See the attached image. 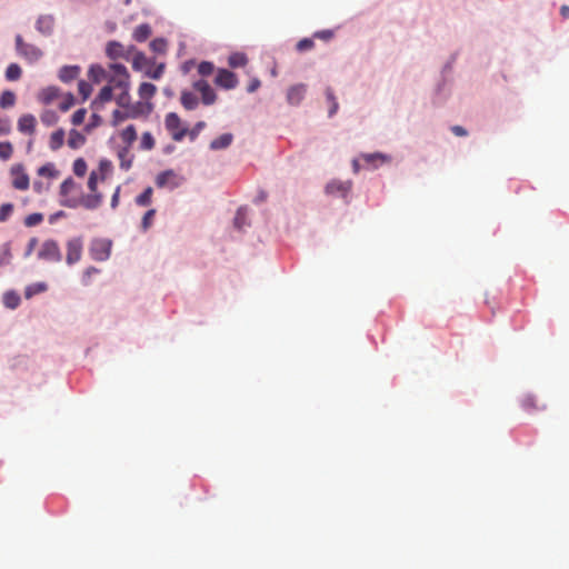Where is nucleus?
I'll use <instances>...</instances> for the list:
<instances>
[{"label":"nucleus","instance_id":"obj_19","mask_svg":"<svg viewBox=\"0 0 569 569\" xmlns=\"http://www.w3.org/2000/svg\"><path fill=\"white\" fill-rule=\"evenodd\" d=\"M60 94V91L57 87L50 86L47 88H43L39 94L38 100L43 104L51 103L54 99H57Z\"/></svg>","mask_w":569,"mask_h":569},{"label":"nucleus","instance_id":"obj_41","mask_svg":"<svg viewBox=\"0 0 569 569\" xmlns=\"http://www.w3.org/2000/svg\"><path fill=\"white\" fill-rule=\"evenodd\" d=\"M326 97L330 103L329 117H332L338 111L339 104L331 88L326 89Z\"/></svg>","mask_w":569,"mask_h":569},{"label":"nucleus","instance_id":"obj_22","mask_svg":"<svg viewBox=\"0 0 569 569\" xmlns=\"http://www.w3.org/2000/svg\"><path fill=\"white\" fill-rule=\"evenodd\" d=\"M108 74H109V68L104 69L103 67H101L99 64L91 66L89 69V77L96 83L107 80Z\"/></svg>","mask_w":569,"mask_h":569},{"label":"nucleus","instance_id":"obj_2","mask_svg":"<svg viewBox=\"0 0 569 569\" xmlns=\"http://www.w3.org/2000/svg\"><path fill=\"white\" fill-rule=\"evenodd\" d=\"M103 196L100 192H91L90 194L82 196L79 198H67L61 200V204L67 208H77L79 206L86 209L93 210L100 207L102 203Z\"/></svg>","mask_w":569,"mask_h":569},{"label":"nucleus","instance_id":"obj_50","mask_svg":"<svg viewBox=\"0 0 569 569\" xmlns=\"http://www.w3.org/2000/svg\"><path fill=\"white\" fill-rule=\"evenodd\" d=\"M214 71V66L212 62L202 61L198 66V72L202 77L210 76Z\"/></svg>","mask_w":569,"mask_h":569},{"label":"nucleus","instance_id":"obj_9","mask_svg":"<svg viewBox=\"0 0 569 569\" xmlns=\"http://www.w3.org/2000/svg\"><path fill=\"white\" fill-rule=\"evenodd\" d=\"M134 51V46H130L126 48L122 43L118 41H110L107 44L106 53L110 59H119L123 58L129 60V56Z\"/></svg>","mask_w":569,"mask_h":569},{"label":"nucleus","instance_id":"obj_55","mask_svg":"<svg viewBox=\"0 0 569 569\" xmlns=\"http://www.w3.org/2000/svg\"><path fill=\"white\" fill-rule=\"evenodd\" d=\"M86 114H87V111L83 108L82 109H78L77 111H74V113L71 117L72 124L73 126L82 124L83 121H84Z\"/></svg>","mask_w":569,"mask_h":569},{"label":"nucleus","instance_id":"obj_12","mask_svg":"<svg viewBox=\"0 0 569 569\" xmlns=\"http://www.w3.org/2000/svg\"><path fill=\"white\" fill-rule=\"evenodd\" d=\"M352 182L332 180L326 186V192L332 196H340L342 198H347L349 192L351 191Z\"/></svg>","mask_w":569,"mask_h":569},{"label":"nucleus","instance_id":"obj_21","mask_svg":"<svg viewBox=\"0 0 569 569\" xmlns=\"http://www.w3.org/2000/svg\"><path fill=\"white\" fill-rule=\"evenodd\" d=\"M157 93V87L150 82H142L138 88V94L142 101H151Z\"/></svg>","mask_w":569,"mask_h":569},{"label":"nucleus","instance_id":"obj_61","mask_svg":"<svg viewBox=\"0 0 569 569\" xmlns=\"http://www.w3.org/2000/svg\"><path fill=\"white\" fill-rule=\"evenodd\" d=\"M98 272H99V269H97L94 267L87 268L84 273H83V279H82L83 283L84 284H89L91 274H94V273H98Z\"/></svg>","mask_w":569,"mask_h":569},{"label":"nucleus","instance_id":"obj_54","mask_svg":"<svg viewBox=\"0 0 569 569\" xmlns=\"http://www.w3.org/2000/svg\"><path fill=\"white\" fill-rule=\"evenodd\" d=\"M313 47H315V42L312 39L303 38L298 41L296 49L300 52H303V51L312 49Z\"/></svg>","mask_w":569,"mask_h":569},{"label":"nucleus","instance_id":"obj_39","mask_svg":"<svg viewBox=\"0 0 569 569\" xmlns=\"http://www.w3.org/2000/svg\"><path fill=\"white\" fill-rule=\"evenodd\" d=\"M47 290V284L43 282L33 283L29 287H27L24 291L26 298H31L34 295L44 292Z\"/></svg>","mask_w":569,"mask_h":569},{"label":"nucleus","instance_id":"obj_32","mask_svg":"<svg viewBox=\"0 0 569 569\" xmlns=\"http://www.w3.org/2000/svg\"><path fill=\"white\" fill-rule=\"evenodd\" d=\"M22 69L18 63H10L6 70V79L8 81H17L21 78Z\"/></svg>","mask_w":569,"mask_h":569},{"label":"nucleus","instance_id":"obj_40","mask_svg":"<svg viewBox=\"0 0 569 569\" xmlns=\"http://www.w3.org/2000/svg\"><path fill=\"white\" fill-rule=\"evenodd\" d=\"M13 153V147L11 142L9 141H2L0 142V159L1 160H9L12 157Z\"/></svg>","mask_w":569,"mask_h":569},{"label":"nucleus","instance_id":"obj_43","mask_svg":"<svg viewBox=\"0 0 569 569\" xmlns=\"http://www.w3.org/2000/svg\"><path fill=\"white\" fill-rule=\"evenodd\" d=\"M73 173L78 177H83L87 172V162L82 158H78L73 162Z\"/></svg>","mask_w":569,"mask_h":569},{"label":"nucleus","instance_id":"obj_3","mask_svg":"<svg viewBox=\"0 0 569 569\" xmlns=\"http://www.w3.org/2000/svg\"><path fill=\"white\" fill-rule=\"evenodd\" d=\"M164 127L172 140L180 142L187 137L188 128L176 112H169L164 118Z\"/></svg>","mask_w":569,"mask_h":569},{"label":"nucleus","instance_id":"obj_31","mask_svg":"<svg viewBox=\"0 0 569 569\" xmlns=\"http://www.w3.org/2000/svg\"><path fill=\"white\" fill-rule=\"evenodd\" d=\"M3 305L9 309H16L20 305V296L14 291H7L2 297Z\"/></svg>","mask_w":569,"mask_h":569},{"label":"nucleus","instance_id":"obj_64","mask_svg":"<svg viewBox=\"0 0 569 569\" xmlns=\"http://www.w3.org/2000/svg\"><path fill=\"white\" fill-rule=\"evenodd\" d=\"M11 130L10 122L7 119L0 120V136L8 134Z\"/></svg>","mask_w":569,"mask_h":569},{"label":"nucleus","instance_id":"obj_11","mask_svg":"<svg viewBox=\"0 0 569 569\" xmlns=\"http://www.w3.org/2000/svg\"><path fill=\"white\" fill-rule=\"evenodd\" d=\"M193 88L201 93V101L206 106H211L217 100V94L206 80L193 82Z\"/></svg>","mask_w":569,"mask_h":569},{"label":"nucleus","instance_id":"obj_44","mask_svg":"<svg viewBox=\"0 0 569 569\" xmlns=\"http://www.w3.org/2000/svg\"><path fill=\"white\" fill-rule=\"evenodd\" d=\"M206 122L204 121H198L193 127L192 129H188V132H187V137L189 138L190 141H194L199 133L206 128Z\"/></svg>","mask_w":569,"mask_h":569},{"label":"nucleus","instance_id":"obj_18","mask_svg":"<svg viewBox=\"0 0 569 569\" xmlns=\"http://www.w3.org/2000/svg\"><path fill=\"white\" fill-rule=\"evenodd\" d=\"M74 191H80V187L74 182L72 178H67L60 184V196L62 197V200L67 198H78L77 196H73Z\"/></svg>","mask_w":569,"mask_h":569},{"label":"nucleus","instance_id":"obj_7","mask_svg":"<svg viewBox=\"0 0 569 569\" xmlns=\"http://www.w3.org/2000/svg\"><path fill=\"white\" fill-rule=\"evenodd\" d=\"M153 110V103L151 101H137L134 103L127 104L126 114L123 118L137 119L140 117H148Z\"/></svg>","mask_w":569,"mask_h":569},{"label":"nucleus","instance_id":"obj_4","mask_svg":"<svg viewBox=\"0 0 569 569\" xmlns=\"http://www.w3.org/2000/svg\"><path fill=\"white\" fill-rule=\"evenodd\" d=\"M17 53L29 62H36L42 57V51L34 44L24 42L20 34L16 36Z\"/></svg>","mask_w":569,"mask_h":569},{"label":"nucleus","instance_id":"obj_49","mask_svg":"<svg viewBox=\"0 0 569 569\" xmlns=\"http://www.w3.org/2000/svg\"><path fill=\"white\" fill-rule=\"evenodd\" d=\"M154 216H156V209H149L144 213V216L142 217V221H141V228L143 231H147L151 227Z\"/></svg>","mask_w":569,"mask_h":569},{"label":"nucleus","instance_id":"obj_10","mask_svg":"<svg viewBox=\"0 0 569 569\" xmlns=\"http://www.w3.org/2000/svg\"><path fill=\"white\" fill-rule=\"evenodd\" d=\"M238 82L237 76L227 69H219L214 78V83L226 90L234 89Z\"/></svg>","mask_w":569,"mask_h":569},{"label":"nucleus","instance_id":"obj_29","mask_svg":"<svg viewBox=\"0 0 569 569\" xmlns=\"http://www.w3.org/2000/svg\"><path fill=\"white\" fill-rule=\"evenodd\" d=\"M118 158L120 160V168L129 170L132 166L133 156L130 153V148L124 147L119 150Z\"/></svg>","mask_w":569,"mask_h":569},{"label":"nucleus","instance_id":"obj_56","mask_svg":"<svg viewBox=\"0 0 569 569\" xmlns=\"http://www.w3.org/2000/svg\"><path fill=\"white\" fill-rule=\"evenodd\" d=\"M117 102L120 107L127 110V104H130L129 89L122 90L117 99Z\"/></svg>","mask_w":569,"mask_h":569},{"label":"nucleus","instance_id":"obj_14","mask_svg":"<svg viewBox=\"0 0 569 569\" xmlns=\"http://www.w3.org/2000/svg\"><path fill=\"white\" fill-rule=\"evenodd\" d=\"M17 127L19 132L33 136L36 133L37 119L31 113H24L18 119Z\"/></svg>","mask_w":569,"mask_h":569},{"label":"nucleus","instance_id":"obj_15","mask_svg":"<svg viewBox=\"0 0 569 569\" xmlns=\"http://www.w3.org/2000/svg\"><path fill=\"white\" fill-rule=\"evenodd\" d=\"M307 93V86L297 83L291 86L287 91V101L291 106H298L303 100Z\"/></svg>","mask_w":569,"mask_h":569},{"label":"nucleus","instance_id":"obj_28","mask_svg":"<svg viewBox=\"0 0 569 569\" xmlns=\"http://www.w3.org/2000/svg\"><path fill=\"white\" fill-rule=\"evenodd\" d=\"M84 142H86V137L78 130L72 129L69 132L68 146L71 149H78V148L82 147L84 144Z\"/></svg>","mask_w":569,"mask_h":569},{"label":"nucleus","instance_id":"obj_38","mask_svg":"<svg viewBox=\"0 0 569 569\" xmlns=\"http://www.w3.org/2000/svg\"><path fill=\"white\" fill-rule=\"evenodd\" d=\"M164 72V63H159L158 66L153 67L151 64L148 70H146L144 76L148 78H151L153 80H158L162 77Z\"/></svg>","mask_w":569,"mask_h":569},{"label":"nucleus","instance_id":"obj_57","mask_svg":"<svg viewBox=\"0 0 569 569\" xmlns=\"http://www.w3.org/2000/svg\"><path fill=\"white\" fill-rule=\"evenodd\" d=\"M335 33L332 30H320V31H317L313 33V38H317V39H320V40H323V41H329L333 38Z\"/></svg>","mask_w":569,"mask_h":569},{"label":"nucleus","instance_id":"obj_42","mask_svg":"<svg viewBox=\"0 0 569 569\" xmlns=\"http://www.w3.org/2000/svg\"><path fill=\"white\" fill-rule=\"evenodd\" d=\"M156 141L150 132H143L141 136L140 148L151 150L154 148Z\"/></svg>","mask_w":569,"mask_h":569},{"label":"nucleus","instance_id":"obj_63","mask_svg":"<svg viewBox=\"0 0 569 569\" xmlns=\"http://www.w3.org/2000/svg\"><path fill=\"white\" fill-rule=\"evenodd\" d=\"M522 406L525 409L527 410H530V409H533V408H537L536 406V402H535V398L531 397V396H528L526 397L523 400H522Z\"/></svg>","mask_w":569,"mask_h":569},{"label":"nucleus","instance_id":"obj_48","mask_svg":"<svg viewBox=\"0 0 569 569\" xmlns=\"http://www.w3.org/2000/svg\"><path fill=\"white\" fill-rule=\"evenodd\" d=\"M111 170H112L111 161H109L107 159H101L99 162L100 180H104L107 178V176L111 172Z\"/></svg>","mask_w":569,"mask_h":569},{"label":"nucleus","instance_id":"obj_34","mask_svg":"<svg viewBox=\"0 0 569 569\" xmlns=\"http://www.w3.org/2000/svg\"><path fill=\"white\" fill-rule=\"evenodd\" d=\"M247 216H248V210L247 208H239L237 213H236V217H234V227L238 229V230H242L246 226H248V221H247Z\"/></svg>","mask_w":569,"mask_h":569},{"label":"nucleus","instance_id":"obj_46","mask_svg":"<svg viewBox=\"0 0 569 569\" xmlns=\"http://www.w3.org/2000/svg\"><path fill=\"white\" fill-rule=\"evenodd\" d=\"M112 90L113 88L109 84L104 86L98 97H97V101L101 102V103H104V102H108L112 99Z\"/></svg>","mask_w":569,"mask_h":569},{"label":"nucleus","instance_id":"obj_6","mask_svg":"<svg viewBox=\"0 0 569 569\" xmlns=\"http://www.w3.org/2000/svg\"><path fill=\"white\" fill-rule=\"evenodd\" d=\"M112 242L109 239H94L90 244V256L96 261H106L111 253Z\"/></svg>","mask_w":569,"mask_h":569},{"label":"nucleus","instance_id":"obj_33","mask_svg":"<svg viewBox=\"0 0 569 569\" xmlns=\"http://www.w3.org/2000/svg\"><path fill=\"white\" fill-rule=\"evenodd\" d=\"M247 62H248L247 56L241 52L232 53L228 59V63L231 68L244 67L247 64Z\"/></svg>","mask_w":569,"mask_h":569},{"label":"nucleus","instance_id":"obj_47","mask_svg":"<svg viewBox=\"0 0 569 569\" xmlns=\"http://www.w3.org/2000/svg\"><path fill=\"white\" fill-rule=\"evenodd\" d=\"M43 221V214L36 212L27 216L24 218V226L26 227H34L40 224Z\"/></svg>","mask_w":569,"mask_h":569},{"label":"nucleus","instance_id":"obj_37","mask_svg":"<svg viewBox=\"0 0 569 569\" xmlns=\"http://www.w3.org/2000/svg\"><path fill=\"white\" fill-rule=\"evenodd\" d=\"M153 190L151 187L144 189V191L136 198V203L140 207H147L151 203Z\"/></svg>","mask_w":569,"mask_h":569},{"label":"nucleus","instance_id":"obj_23","mask_svg":"<svg viewBox=\"0 0 569 569\" xmlns=\"http://www.w3.org/2000/svg\"><path fill=\"white\" fill-rule=\"evenodd\" d=\"M233 140L231 133H223L210 142L211 150H221L228 148Z\"/></svg>","mask_w":569,"mask_h":569},{"label":"nucleus","instance_id":"obj_58","mask_svg":"<svg viewBox=\"0 0 569 569\" xmlns=\"http://www.w3.org/2000/svg\"><path fill=\"white\" fill-rule=\"evenodd\" d=\"M98 173L96 171H92L88 179V188L91 192H98L97 191V184H98Z\"/></svg>","mask_w":569,"mask_h":569},{"label":"nucleus","instance_id":"obj_20","mask_svg":"<svg viewBox=\"0 0 569 569\" xmlns=\"http://www.w3.org/2000/svg\"><path fill=\"white\" fill-rule=\"evenodd\" d=\"M180 102L182 107L188 111L194 110L199 106L198 97L188 90H183L181 92Z\"/></svg>","mask_w":569,"mask_h":569},{"label":"nucleus","instance_id":"obj_1","mask_svg":"<svg viewBox=\"0 0 569 569\" xmlns=\"http://www.w3.org/2000/svg\"><path fill=\"white\" fill-rule=\"evenodd\" d=\"M108 84L113 89L126 90L130 88V74L128 69L120 63L109 64Z\"/></svg>","mask_w":569,"mask_h":569},{"label":"nucleus","instance_id":"obj_26","mask_svg":"<svg viewBox=\"0 0 569 569\" xmlns=\"http://www.w3.org/2000/svg\"><path fill=\"white\" fill-rule=\"evenodd\" d=\"M36 28L43 34H50L53 29V18L50 16H42L37 20Z\"/></svg>","mask_w":569,"mask_h":569},{"label":"nucleus","instance_id":"obj_8","mask_svg":"<svg viewBox=\"0 0 569 569\" xmlns=\"http://www.w3.org/2000/svg\"><path fill=\"white\" fill-rule=\"evenodd\" d=\"M38 257L43 260L58 262L61 260V252L58 242L54 240H46L39 252Z\"/></svg>","mask_w":569,"mask_h":569},{"label":"nucleus","instance_id":"obj_52","mask_svg":"<svg viewBox=\"0 0 569 569\" xmlns=\"http://www.w3.org/2000/svg\"><path fill=\"white\" fill-rule=\"evenodd\" d=\"M13 212L12 203H3L0 206V222H6Z\"/></svg>","mask_w":569,"mask_h":569},{"label":"nucleus","instance_id":"obj_59","mask_svg":"<svg viewBox=\"0 0 569 569\" xmlns=\"http://www.w3.org/2000/svg\"><path fill=\"white\" fill-rule=\"evenodd\" d=\"M74 103V98L71 93H69L63 101L60 103L59 108L61 111H68Z\"/></svg>","mask_w":569,"mask_h":569},{"label":"nucleus","instance_id":"obj_53","mask_svg":"<svg viewBox=\"0 0 569 569\" xmlns=\"http://www.w3.org/2000/svg\"><path fill=\"white\" fill-rule=\"evenodd\" d=\"M58 120L56 112L47 110L41 114V121L47 127L53 126Z\"/></svg>","mask_w":569,"mask_h":569},{"label":"nucleus","instance_id":"obj_62","mask_svg":"<svg viewBox=\"0 0 569 569\" xmlns=\"http://www.w3.org/2000/svg\"><path fill=\"white\" fill-rule=\"evenodd\" d=\"M260 86H261L260 80L258 78H253L250 80V82L247 87V91L249 93H252V92L257 91L260 88Z\"/></svg>","mask_w":569,"mask_h":569},{"label":"nucleus","instance_id":"obj_25","mask_svg":"<svg viewBox=\"0 0 569 569\" xmlns=\"http://www.w3.org/2000/svg\"><path fill=\"white\" fill-rule=\"evenodd\" d=\"M64 130L63 129H58L56 131H53L50 136V139H49V148L52 150V151H57L59 150L62 146H63V142H64Z\"/></svg>","mask_w":569,"mask_h":569},{"label":"nucleus","instance_id":"obj_30","mask_svg":"<svg viewBox=\"0 0 569 569\" xmlns=\"http://www.w3.org/2000/svg\"><path fill=\"white\" fill-rule=\"evenodd\" d=\"M120 137H121L122 141L127 144L126 147L130 148L131 144L137 139V130H136L134 126L130 124V126L126 127L121 131Z\"/></svg>","mask_w":569,"mask_h":569},{"label":"nucleus","instance_id":"obj_35","mask_svg":"<svg viewBox=\"0 0 569 569\" xmlns=\"http://www.w3.org/2000/svg\"><path fill=\"white\" fill-rule=\"evenodd\" d=\"M16 103V94L10 90H6L0 96V108L7 109L13 107Z\"/></svg>","mask_w":569,"mask_h":569},{"label":"nucleus","instance_id":"obj_17","mask_svg":"<svg viewBox=\"0 0 569 569\" xmlns=\"http://www.w3.org/2000/svg\"><path fill=\"white\" fill-rule=\"evenodd\" d=\"M133 58H132V68L136 71H142L146 72L148 68L153 64V61L148 59L143 52L140 51H133Z\"/></svg>","mask_w":569,"mask_h":569},{"label":"nucleus","instance_id":"obj_45","mask_svg":"<svg viewBox=\"0 0 569 569\" xmlns=\"http://www.w3.org/2000/svg\"><path fill=\"white\" fill-rule=\"evenodd\" d=\"M150 49L157 53H164L167 49V41L161 38L153 39L150 42Z\"/></svg>","mask_w":569,"mask_h":569},{"label":"nucleus","instance_id":"obj_5","mask_svg":"<svg viewBox=\"0 0 569 569\" xmlns=\"http://www.w3.org/2000/svg\"><path fill=\"white\" fill-rule=\"evenodd\" d=\"M11 184L14 189L26 191L30 187V178L23 164L16 163L10 168Z\"/></svg>","mask_w":569,"mask_h":569},{"label":"nucleus","instance_id":"obj_24","mask_svg":"<svg viewBox=\"0 0 569 569\" xmlns=\"http://www.w3.org/2000/svg\"><path fill=\"white\" fill-rule=\"evenodd\" d=\"M80 68L77 66H64L59 71V79L69 82L79 76Z\"/></svg>","mask_w":569,"mask_h":569},{"label":"nucleus","instance_id":"obj_27","mask_svg":"<svg viewBox=\"0 0 569 569\" xmlns=\"http://www.w3.org/2000/svg\"><path fill=\"white\" fill-rule=\"evenodd\" d=\"M151 27L148 23H142L138 26L132 33V38L137 42H143L151 36Z\"/></svg>","mask_w":569,"mask_h":569},{"label":"nucleus","instance_id":"obj_60","mask_svg":"<svg viewBox=\"0 0 569 569\" xmlns=\"http://www.w3.org/2000/svg\"><path fill=\"white\" fill-rule=\"evenodd\" d=\"M376 159H379L381 161H386L387 160V157L381 154V153H370V154H365L363 156V160L367 162V163H372Z\"/></svg>","mask_w":569,"mask_h":569},{"label":"nucleus","instance_id":"obj_51","mask_svg":"<svg viewBox=\"0 0 569 569\" xmlns=\"http://www.w3.org/2000/svg\"><path fill=\"white\" fill-rule=\"evenodd\" d=\"M78 91L82 96V99L86 100L91 94L92 87H91V84L89 82H87L84 80H80L78 82Z\"/></svg>","mask_w":569,"mask_h":569},{"label":"nucleus","instance_id":"obj_13","mask_svg":"<svg viewBox=\"0 0 569 569\" xmlns=\"http://www.w3.org/2000/svg\"><path fill=\"white\" fill-rule=\"evenodd\" d=\"M82 240L80 238H73L67 243V263L73 264L81 259L82 254Z\"/></svg>","mask_w":569,"mask_h":569},{"label":"nucleus","instance_id":"obj_36","mask_svg":"<svg viewBox=\"0 0 569 569\" xmlns=\"http://www.w3.org/2000/svg\"><path fill=\"white\" fill-rule=\"evenodd\" d=\"M37 172L40 177H47V178H56L59 174L54 164L51 162H48V163L41 166Z\"/></svg>","mask_w":569,"mask_h":569},{"label":"nucleus","instance_id":"obj_16","mask_svg":"<svg viewBox=\"0 0 569 569\" xmlns=\"http://www.w3.org/2000/svg\"><path fill=\"white\" fill-rule=\"evenodd\" d=\"M176 178H177L176 173L172 170H166V171L160 172L157 176L156 184L159 188H164L168 186L171 188H176V187H178V182H177Z\"/></svg>","mask_w":569,"mask_h":569}]
</instances>
